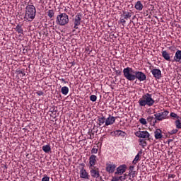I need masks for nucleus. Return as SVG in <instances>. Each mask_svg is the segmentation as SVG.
Listing matches in <instances>:
<instances>
[{
  "label": "nucleus",
  "instance_id": "72a5a7b5",
  "mask_svg": "<svg viewBox=\"0 0 181 181\" xmlns=\"http://www.w3.org/2000/svg\"><path fill=\"white\" fill-rule=\"evenodd\" d=\"M98 148H95V146H94L91 151H90V153L93 155V153H98Z\"/></svg>",
  "mask_w": 181,
  "mask_h": 181
},
{
  "label": "nucleus",
  "instance_id": "37998d69",
  "mask_svg": "<svg viewBox=\"0 0 181 181\" xmlns=\"http://www.w3.org/2000/svg\"><path fill=\"white\" fill-rule=\"evenodd\" d=\"M61 80H62V81H63L64 83H66V80H64V78H62Z\"/></svg>",
  "mask_w": 181,
  "mask_h": 181
},
{
  "label": "nucleus",
  "instance_id": "a18cd8bd",
  "mask_svg": "<svg viewBox=\"0 0 181 181\" xmlns=\"http://www.w3.org/2000/svg\"><path fill=\"white\" fill-rule=\"evenodd\" d=\"M170 142H172V139L171 140H169Z\"/></svg>",
  "mask_w": 181,
  "mask_h": 181
},
{
  "label": "nucleus",
  "instance_id": "f3484780",
  "mask_svg": "<svg viewBox=\"0 0 181 181\" xmlns=\"http://www.w3.org/2000/svg\"><path fill=\"white\" fill-rule=\"evenodd\" d=\"M141 156H142V151H139V153L135 156L134 159L133 160L132 163L134 165H136L139 160H141Z\"/></svg>",
  "mask_w": 181,
  "mask_h": 181
},
{
  "label": "nucleus",
  "instance_id": "4c0bfd02",
  "mask_svg": "<svg viewBox=\"0 0 181 181\" xmlns=\"http://www.w3.org/2000/svg\"><path fill=\"white\" fill-rule=\"evenodd\" d=\"M42 181H50V177L45 175L44 177L42 178Z\"/></svg>",
  "mask_w": 181,
  "mask_h": 181
},
{
  "label": "nucleus",
  "instance_id": "39448f33",
  "mask_svg": "<svg viewBox=\"0 0 181 181\" xmlns=\"http://www.w3.org/2000/svg\"><path fill=\"white\" fill-rule=\"evenodd\" d=\"M134 135H136V136H137L138 138H142L143 139L149 141L151 139V138H149V136H151V134H149V132H148V131H137L134 133Z\"/></svg>",
  "mask_w": 181,
  "mask_h": 181
},
{
  "label": "nucleus",
  "instance_id": "58836bf2",
  "mask_svg": "<svg viewBox=\"0 0 181 181\" xmlns=\"http://www.w3.org/2000/svg\"><path fill=\"white\" fill-rule=\"evenodd\" d=\"M89 139H94V132H88Z\"/></svg>",
  "mask_w": 181,
  "mask_h": 181
},
{
  "label": "nucleus",
  "instance_id": "9d476101",
  "mask_svg": "<svg viewBox=\"0 0 181 181\" xmlns=\"http://www.w3.org/2000/svg\"><path fill=\"white\" fill-rule=\"evenodd\" d=\"M79 175L81 179H83L84 180H90V177H91V176H90V174H88V173L86 169H84V168H81L79 171Z\"/></svg>",
  "mask_w": 181,
  "mask_h": 181
},
{
  "label": "nucleus",
  "instance_id": "f8f14e48",
  "mask_svg": "<svg viewBox=\"0 0 181 181\" xmlns=\"http://www.w3.org/2000/svg\"><path fill=\"white\" fill-rule=\"evenodd\" d=\"M88 160L89 168H94V166H95L97 164V160H98V158H97V156L92 154L90 156Z\"/></svg>",
  "mask_w": 181,
  "mask_h": 181
},
{
  "label": "nucleus",
  "instance_id": "cd10ccee",
  "mask_svg": "<svg viewBox=\"0 0 181 181\" xmlns=\"http://www.w3.org/2000/svg\"><path fill=\"white\" fill-rule=\"evenodd\" d=\"M123 16L124 19H129L131 18V16H132V13L124 11L123 12Z\"/></svg>",
  "mask_w": 181,
  "mask_h": 181
},
{
  "label": "nucleus",
  "instance_id": "ddd939ff",
  "mask_svg": "<svg viewBox=\"0 0 181 181\" xmlns=\"http://www.w3.org/2000/svg\"><path fill=\"white\" fill-rule=\"evenodd\" d=\"M151 74L156 80H160L162 78V71L158 69H153L151 71Z\"/></svg>",
  "mask_w": 181,
  "mask_h": 181
},
{
  "label": "nucleus",
  "instance_id": "c03bdc74",
  "mask_svg": "<svg viewBox=\"0 0 181 181\" xmlns=\"http://www.w3.org/2000/svg\"><path fill=\"white\" fill-rule=\"evenodd\" d=\"M169 177H173V175H170Z\"/></svg>",
  "mask_w": 181,
  "mask_h": 181
},
{
  "label": "nucleus",
  "instance_id": "7c9ffc66",
  "mask_svg": "<svg viewBox=\"0 0 181 181\" xmlns=\"http://www.w3.org/2000/svg\"><path fill=\"white\" fill-rule=\"evenodd\" d=\"M47 16H49V18H53V16H54V11L53 10H49L47 12Z\"/></svg>",
  "mask_w": 181,
  "mask_h": 181
},
{
  "label": "nucleus",
  "instance_id": "f03ea898",
  "mask_svg": "<svg viewBox=\"0 0 181 181\" xmlns=\"http://www.w3.org/2000/svg\"><path fill=\"white\" fill-rule=\"evenodd\" d=\"M156 100L152 98V94L146 93L139 100L138 103L139 107H152Z\"/></svg>",
  "mask_w": 181,
  "mask_h": 181
},
{
  "label": "nucleus",
  "instance_id": "c9c22d12",
  "mask_svg": "<svg viewBox=\"0 0 181 181\" xmlns=\"http://www.w3.org/2000/svg\"><path fill=\"white\" fill-rule=\"evenodd\" d=\"M17 74H22V77H24V76H26V73H25V71H16Z\"/></svg>",
  "mask_w": 181,
  "mask_h": 181
},
{
  "label": "nucleus",
  "instance_id": "de8ad7c7",
  "mask_svg": "<svg viewBox=\"0 0 181 181\" xmlns=\"http://www.w3.org/2000/svg\"><path fill=\"white\" fill-rule=\"evenodd\" d=\"M122 177H120V180H122Z\"/></svg>",
  "mask_w": 181,
  "mask_h": 181
},
{
  "label": "nucleus",
  "instance_id": "f704fd0d",
  "mask_svg": "<svg viewBox=\"0 0 181 181\" xmlns=\"http://www.w3.org/2000/svg\"><path fill=\"white\" fill-rule=\"evenodd\" d=\"M121 177H122V176H117L116 175H115V176L112 177V180L115 181H119L121 180Z\"/></svg>",
  "mask_w": 181,
  "mask_h": 181
},
{
  "label": "nucleus",
  "instance_id": "a211bd4d",
  "mask_svg": "<svg viewBox=\"0 0 181 181\" xmlns=\"http://www.w3.org/2000/svg\"><path fill=\"white\" fill-rule=\"evenodd\" d=\"M161 54L162 57H163V59H165V60H166L167 62H170V54L167 52L166 50H163L161 52Z\"/></svg>",
  "mask_w": 181,
  "mask_h": 181
},
{
  "label": "nucleus",
  "instance_id": "dca6fc26",
  "mask_svg": "<svg viewBox=\"0 0 181 181\" xmlns=\"http://www.w3.org/2000/svg\"><path fill=\"white\" fill-rule=\"evenodd\" d=\"M154 136L156 139H162V138H163V135L162 134V130H160V129H157L154 132Z\"/></svg>",
  "mask_w": 181,
  "mask_h": 181
},
{
  "label": "nucleus",
  "instance_id": "473e14b6",
  "mask_svg": "<svg viewBox=\"0 0 181 181\" xmlns=\"http://www.w3.org/2000/svg\"><path fill=\"white\" fill-rule=\"evenodd\" d=\"M90 101H93V103L97 101V96L95 95H91L90 96Z\"/></svg>",
  "mask_w": 181,
  "mask_h": 181
},
{
  "label": "nucleus",
  "instance_id": "c85d7f7f",
  "mask_svg": "<svg viewBox=\"0 0 181 181\" xmlns=\"http://www.w3.org/2000/svg\"><path fill=\"white\" fill-rule=\"evenodd\" d=\"M139 145H141V146H142V148H145V146H146L147 144H146V140L144 139H139Z\"/></svg>",
  "mask_w": 181,
  "mask_h": 181
},
{
  "label": "nucleus",
  "instance_id": "9b49d317",
  "mask_svg": "<svg viewBox=\"0 0 181 181\" xmlns=\"http://www.w3.org/2000/svg\"><path fill=\"white\" fill-rule=\"evenodd\" d=\"M115 119H117V117L109 115L108 117L105 118V124L103 125V128H105V127H108L109 125L114 124V123L115 122Z\"/></svg>",
  "mask_w": 181,
  "mask_h": 181
},
{
  "label": "nucleus",
  "instance_id": "5701e85b",
  "mask_svg": "<svg viewBox=\"0 0 181 181\" xmlns=\"http://www.w3.org/2000/svg\"><path fill=\"white\" fill-rule=\"evenodd\" d=\"M49 112H50L49 115L51 117H52V118H56V114L57 112V109H56V107H51L49 109Z\"/></svg>",
  "mask_w": 181,
  "mask_h": 181
},
{
  "label": "nucleus",
  "instance_id": "79ce46f5",
  "mask_svg": "<svg viewBox=\"0 0 181 181\" xmlns=\"http://www.w3.org/2000/svg\"><path fill=\"white\" fill-rule=\"evenodd\" d=\"M134 165H131L130 167H129V170H131V171H132V170H134Z\"/></svg>",
  "mask_w": 181,
  "mask_h": 181
},
{
  "label": "nucleus",
  "instance_id": "4468645a",
  "mask_svg": "<svg viewBox=\"0 0 181 181\" xmlns=\"http://www.w3.org/2000/svg\"><path fill=\"white\" fill-rule=\"evenodd\" d=\"M115 169H117V165L114 163H107L105 170L109 173H114L115 172Z\"/></svg>",
  "mask_w": 181,
  "mask_h": 181
},
{
  "label": "nucleus",
  "instance_id": "b1692460",
  "mask_svg": "<svg viewBox=\"0 0 181 181\" xmlns=\"http://www.w3.org/2000/svg\"><path fill=\"white\" fill-rule=\"evenodd\" d=\"M157 121L158 120L156 119V118L154 117L153 116H148L147 117V122H150V124H152V122H153V125H155V124H156Z\"/></svg>",
  "mask_w": 181,
  "mask_h": 181
},
{
  "label": "nucleus",
  "instance_id": "a19ab883",
  "mask_svg": "<svg viewBox=\"0 0 181 181\" xmlns=\"http://www.w3.org/2000/svg\"><path fill=\"white\" fill-rule=\"evenodd\" d=\"M127 21H125V18H121L120 19V23H125Z\"/></svg>",
  "mask_w": 181,
  "mask_h": 181
},
{
  "label": "nucleus",
  "instance_id": "423d86ee",
  "mask_svg": "<svg viewBox=\"0 0 181 181\" xmlns=\"http://www.w3.org/2000/svg\"><path fill=\"white\" fill-rule=\"evenodd\" d=\"M169 115V111L164 110L163 112L156 113L154 117L157 121H163V119H168V116Z\"/></svg>",
  "mask_w": 181,
  "mask_h": 181
},
{
  "label": "nucleus",
  "instance_id": "412c9836",
  "mask_svg": "<svg viewBox=\"0 0 181 181\" xmlns=\"http://www.w3.org/2000/svg\"><path fill=\"white\" fill-rule=\"evenodd\" d=\"M181 59V50H177L174 57L175 62H179Z\"/></svg>",
  "mask_w": 181,
  "mask_h": 181
},
{
  "label": "nucleus",
  "instance_id": "49530a36",
  "mask_svg": "<svg viewBox=\"0 0 181 181\" xmlns=\"http://www.w3.org/2000/svg\"><path fill=\"white\" fill-rule=\"evenodd\" d=\"M73 32H76V30H74Z\"/></svg>",
  "mask_w": 181,
  "mask_h": 181
},
{
  "label": "nucleus",
  "instance_id": "c756f323",
  "mask_svg": "<svg viewBox=\"0 0 181 181\" xmlns=\"http://www.w3.org/2000/svg\"><path fill=\"white\" fill-rule=\"evenodd\" d=\"M170 117H171V118H173L174 119H179V118H180V116H178L177 114L175 112H171Z\"/></svg>",
  "mask_w": 181,
  "mask_h": 181
},
{
  "label": "nucleus",
  "instance_id": "4be33fe9",
  "mask_svg": "<svg viewBox=\"0 0 181 181\" xmlns=\"http://www.w3.org/2000/svg\"><path fill=\"white\" fill-rule=\"evenodd\" d=\"M16 32H17V33H18L21 36V35H23V28H22V25L20 24H18L16 26L15 28Z\"/></svg>",
  "mask_w": 181,
  "mask_h": 181
},
{
  "label": "nucleus",
  "instance_id": "0eeeda50",
  "mask_svg": "<svg viewBox=\"0 0 181 181\" xmlns=\"http://www.w3.org/2000/svg\"><path fill=\"white\" fill-rule=\"evenodd\" d=\"M91 177L93 179H100V168L92 167L89 168Z\"/></svg>",
  "mask_w": 181,
  "mask_h": 181
},
{
  "label": "nucleus",
  "instance_id": "bb28decb",
  "mask_svg": "<svg viewBox=\"0 0 181 181\" xmlns=\"http://www.w3.org/2000/svg\"><path fill=\"white\" fill-rule=\"evenodd\" d=\"M61 93H62L64 95H67V94H69V87L67 86L62 87L61 88Z\"/></svg>",
  "mask_w": 181,
  "mask_h": 181
},
{
  "label": "nucleus",
  "instance_id": "20e7f679",
  "mask_svg": "<svg viewBox=\"0 0 181 181\" xmlns=\"http://www.w3.org/2000/svg\"><path fill=\"white\" fill-rule=\"evenodd\" d=\"M56 22L57 25L64 26V25H67V23H69V16L62 13L57 16Z\"/></svg>",
  "mask_w": 181,
  "mask_h": 181
},
{
  "label": "nucleus",
  "instance_id": "2f4dec72",
  "mask_svg": "<svg viewBox=\"0 0 181 181\" xmlns=\"http://www.w3.org/2000/svg\"><path fill=\"white\" fill-rule=\"evenodd\" d=\"M139 122L140 124H142V125H146V124H148V122H146V119L143 117L139 119Z\"/></svg>",
  "mask_w": 181,
  "mask_h": 181
},
{
  "label": "nucleus",
  "instance_id": "2eb2a0df",
  "mask_svg": "<svg viewBox=\"0 0 181 181\" xmlns=\"http://www.w3.org/2000/svg\"><path fill=\"white\" fill-rule=\"evenodd\" d=\"M112 136H121L122 138H125L127 133L122 132V130H115L110 132Z\"/></svg>",
  "mask_w": 181,
  "mask_h": 181
},
{
  "label": "nucleus",
  "instance_id": "6e6552de",
  "mask_svg": "<svg viewBox=\"0 0 181 181\" xmlns=\"http://www.w3.org/2000/svg\"><path fill=\"white\" fill-rule=\"evenodd\" d=\"M81 13H78L75 18H73V23L74 24V29H78V26L81 25Z\"/></svg>",
  "mask_w": 181,
  "mask_h": 181
},
{
  "label": "nucleus",
  "instance_id": "a878e982",
  "mask_svg": "<svg viewBox=\"0 0 181 181\" xmlns=\"http://www.w3.org/2000/svg\"><path fill=\"white\" fill-rule=\"evenodd\" d=\"M175 125L177 129H181V117L175 120Z\"/></svg>",
  "mask_w": 181,
  "mask_h": 181
},
{
  "label": "nucleus",
  "instance_id": "e433bc0d",
  "mask_svg": "<svg viewBox=\"0 0 181 181\" xmlns=\"http://www.w3.org/2000/svg\"><path fill=\"white\" fill-rule=\"evenodd\" d=\"M177 132H178L177 129H175L171 130V131L169 132V134H170V135H175V134H177Z\"/></svg>",
  "mask_w": 181,
  "mask_h": 181
},
{
  "label": "nucleus",
  "instance_id": "ea45409f",
  "mask_svg": "<svg viewBox=\"0 0 181 181\" xmlns=\"http://www.w3.org/2000/svg\"><path fill=\"white\" fill-rule=\"evenodd\" d=\"M36 94L37 95H43V91H42V90L37 91V92H36Z\"/></svg>",
  "mask_w": 181,
  "mask_h": 181
},
{
  "label": "nucleus",
  "instance_id": "6ab92c4d",
  "mask_svg": "<svg viewBox=\"0 0 181 181\" xmlns=\"http://www.w3.org/2000/svg\"><path fill=\"white\" fill-rule=\"evenodd\" d=\"M98 124L99 127H102V125H104L105 124V117L104 115H100L98 117Z\"/></svg>",
  "mask_w": 181,
  "mask_h": 181
},
{
  "label": "nucleus",
  "instance_id": "393cba45",
  "mask_svg": "<svg viewBox=\"0 0 181 181\" xmlns=\"http://www.w3.org/2000/svg\"><path fill=\"white\" fill-rule=\"evenodd\" d=\"M42 149L43 151L45 152V153H49V152H50V151H52V148L50 147L49 144L43 146L42 147Z\"/></svg>",
  "mask_w": 181,
  "mask_h": 181
},
{
  "label": "nucleus",
  "instance_id": "7ed1b4c3",
  "mask_svg": "<svg viewBox=\"0 0 181 181\" xmlns=\"http://www.w3.org/2000/svg\"><path fill=\"white\" fill-rule=\"evenodd\" d=\"M36 16V8L34 5H28L25 7V15L24 19L27 22H32Z\"/></svg>",
  "mask_w": 181,
  "mask_h": 181
},
{
  "label": "nucleus",
  "instance_id": "f257e3e1",
  "mask_svg": "<svg viewBox=\"0 0 181 181\" xmlns=\"http://www.w3.org/2000/svg\"><path fill=\"white\" fill-rule=\"evenodd\" d=\"M123 76L128 81H146V74L140 71H135L132 67L127 66L123 69Z\"/></svg>",
  "mask_w": 181,
  "mask_h": 181
},
{
  "label": "nucleus",
  "instance_id": "1a4fd4ad",
  "mask_svg": "<svg viewBox=\"0 0 181 181\" xmlns=\"http://www.w3.org/2000/svg\"><path fill=\"white\" fill-rule=\"evenodd\" d=\"M125 172H127V165L123 164L117 168L115 175L121 176L122 175H124Z\"/></svg>",
  "mask_w": 181,
  "mask_h": 181
},
{
  "label": "nucleus",
  "instance_id": "aec40b11",
  "mask_svg": "<svg viewBox=\"0 0 181 181\" xmlns=\"http://www.w3.org/2000/svg\"><path fill=\"white\" fill-rule=\"evenodd\" d=\"M134 8L136 11H142L144 9V4H142V2L141 1H137L135 4Z\"/></svg>",
  "mask_w": 181,
  "mask_h": 181
}]
</instances>
